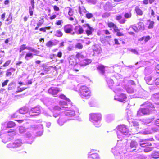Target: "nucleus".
Masks as SVG:
<instances>
[{
	"label": "nucleus",
	"mask_w": 159,
	"mask_h": 159,
	"mask_svg": "<svg viewBox=\"0 0 159 159\" xmlns=\"http://www.w3.org/2000/svg\"><path fill=\"white\" fill-rule=\"evenodd\" d=\"M114 43L116 45H119L120 44V43L119 42L118 39L116 38H115L114 39Z\"/></svg>",
	"instance_id": "63"
},
{
	"label": "nucleus",
	"mask_w": 159,
	"mask_h": 159,
	"mask_svg": "<svg viewBox=\"0 0 159 159\" xmlns=\"http://www.w3.org/2000/svg\"><path fill=\"white\" fill-rule=\"evenodd\" d=\"M103 31L105 34L106 35H108L111 34V32L108 29H105L103 30Z\"/></svg>",
	"instance_id": "55"
},
{
	"label": "nucleus",
	"mask_w": 159,
	"mask_h": 159,
	"mask_svg": "<svg viewBox=\"0 0 159 159\" xmlns=\"http://www.w3.org/2000/svg\"><path fill=\"white\" fill-rule=\"evenodd\" d=\"M105 66L101 65L98 66L97 67V69L98 70L100 71L101 74H104L105 73Z\"/></svg>",
	"instance_id": "21"
},
{
	"label": "nucleus",
	"mask_w": 159,
	"mask_h": 159,
	"mask_svg": "<svg viewBox=\"0 0 159 159\" xmlns=\"http://www.w3.org/2000/svg\"><path fill=\"white\" fill-rule=\"evenodd\" d=\"M131 26L135 32H138L140 30H144L145 29L144 24L141 22H139L136 24H134Z\"/></svg>",
	"instance_id": "5"
},
{
	"label": "nucleus",
	"mask_w": 159,
	"mask_h": 159,
	"mask_svg": "<svg viewBox=\"0 0 159 159\" xmlns=\"http://www.w3.org/2000/svg\"><path fill=\"white\" fill-rule=\"evenodd\" d=\"M75 57L79 60H80L81 59L84 58V56L83 55L81 54L80 53L77 52L75 55Z\"/></svg>",
	"instance_id": "32"
},
{
	"label": "nucleus",
	"mask_w": 159,
	"mask_h": 159,
	"mask_svg": "<svg viewBox=\"0 0 159 159\" xmlns=\"http://www.w3.org/2000/svg\"><path fill=\"white\" fill-rule=\"evenodd\" d=\"M16 87L15 84L14 82H12L9 84L7 88L8 90H11L13 89Z\"/></svg>",
	"instance_id": "26"
},
{
	"label": "nucleus",
	"mask_w": 159,
	"mask_h": 159,
	"mask_svg": "<svg viewBox=\"0 0 159 159\" xmlns=\"http://www.w3.org/2000/svg\"><path fill=\"white\" fill-rule=\"evenodd\" d=\"M101 118V115L99 113H91L89 115L90 121L93 123L94 125L96 127H99L101 126L99 121Z\"/></svg>",
	"instance_id": "2"
},
{
	"label": "nucleus",
	"mask_w": 159,
	"mask_h": 159,
	"mask_svg": "<svg viewBox=\"0 0 159 159\" xmlns=\"http://www.w3.org/2000/svg\"><path fill=\"white\" fill-rule=\"evenodd\" d=\"M75 48L79 49H82L83 48V46L80 43H78L75 45Z\"/></svg>",
	"instance_id": "42"
},
{
	"label": "nucleus",
	"mask_w": 159,
	"mask_h": 159,
	"mask_svg": "<svg viewBox=\"0 0 159 159\" xmlns=\"http://www.w3.org/2000/svg\"><path fill=\"white\" fill-rule=\"evenodd\" d=\"M61 91V90L59 88L56 87H52L49 89L48 92L49 94L54 97H56L58 93Z\"/></svg>",
	"instance_id": "7"
},
{
	"label": "nucleus",
	"mask_w": 159,
	"mask_h": 159,
	"mask_svg": "<svg viewBox=\"0 0 159 159\" xmlns=\"http://www.w3.org/2000/svg\"><path fill=\"white\" fill-rule=\"evenodd\" d=\"M59 98L61 99H64L66 100L68 102H70V100L69 98H68L64 95L63 94H61L59 95Z\"/></svg>",
	"instance_id": "36"
},
{
	"label": "nucleus",
	"mask_w": 159,
	"mask_h": 159,
	"mask_svg": "<svg viewBox=\"0 0 159 159\" xmlns=\"http://www.w3.org/2000/svg\"><path fill=\"white\" fill-rule=\"evenodd\" d=\"M79 11L80 15L83 16L84 14L86 13L87 10L84 7H79Z\"/></svg>",
	"instance_id": "30"
},
{
	"label": "nucleus",
	"mask_w": 159,
	"mask_h": 159,
	"mask_svg": "<svg viewBox=\"0 0 159 159\" xmlns=\"http://www.w3.org/2000/svg\"><path fill=\"white\" fill-rule=\"evenodd\" d=\"M33 57V54L31 53H27L25 57V58L26 60H28L29 58H32Z\"/></svg>",
	"instance_id": "38"
},
{
	"label": "nucleus",
	"mask_w": 159,
	"mask_h": 159,
	"mask_svg": "<svg viewBox=\"0 0 159 159\" xmlns=\"http://www.w3.org/2000/svg\"><path fill=\"white\" fill-rule=\"evenodd\" d=\"M54 45V43L51 40L48 41L46 44V46L48 47H50Z\"/></svg>",
	"instance_id": "39"
},
{
	"label": "nucleus",
	"mask_w": 159,
	"mask_h": 159,
	"mask_svg": "<svg viewBox=\"0 0 159 159\" xmlns=\"http://www.w3.org/2000/svg\"><path fill=\"white\" fill-rule=\"evenodd\" d=\"M145 80L146 83L149 85H152L153 84V80L152 79V77L147 75L145 77Z\"/></svg>",
	"instance_id": "19"
},
{
	"label": "nucleus",
	"mask_w": 159,
	"mask_h": 159,
	"mask_svg": "<svg viewBox=\"0 0 159 159\" xmlns=\"http://www.w3.org/2000/svg\"><path fill=\"white\" fill-rule=\"evenodd\" d=\"M91 60L90 59H85L80 62V65L81 66H85L89 65L91 62Z\"/></svg>",
	"instance_id": "20"
},
{
	"label": "nucleus",
	"mask_w": 159,
	"mask_h": 159,
	"mask_svg": "<svg viewBox=\"0 0 159 159\" xmlns=\"http://www.w3.org/2000/svg\"><path fill=\"white\" fill-rule=\"evenodd\" d=\"M8 134H6L4 139H2L3 142H6L9 141L10 139L13 138V136L16 135L15 130L14 129H11L7 132Z\"/></svg>",
	"instance_id": "8"
},
{
	"label": "nucleus",
	"mask_w": 159,
	"mask_h": 159,
	"mask_svg": "<svg viewBox=\"0 0 159 159\" xmlns=\"http://www.w3.org/2000/svg\"><path fill=\"white\" fill-rule=\"evenodd\" d=\"M150 39V37L148 35L146 37L144 36V41L145 42H147Z\"/></svg>",
	"instance_id": "59"
},
{
	"label": "nucleus",
	"mask_w": 159,
	"mask_h": 159,
	"mask_svg": "<svg viewBox=\"0 0 159 159\" xmlns=\"http://www.w3.org/2000/svg\"><path fill=\"white\" fill-rule=\"evenodd\" d=\"M124 35V34L120 32V31L116 33V35L118 37L123 36Z\"/></svg>",
	"instance_id": "56"
},
{
	"label": "nucleus",
	"mask_w": 159,
	"mask_h": 159,
	"mask_svg": "<svg viewBox=\"0 0 159 159\" xmlns=\"http://www.w3.org/2000/svg\"><path fill=\"white\" fill-rule=\"evenodd\" d=\"M64 32L66 34H69L73 35V28L72 25L70 24L65 25L63 27Z\"/></svg>",
	"instance_id": "10"
},
{
	"label": "nucleus",
	"mask_w": 159,
	"mask_h": 159,
	"mask_svg": "<svg viewBox=\"0 0 159 159\" xmlns=\"http://www.w3.org/2000/svg\"><path fill=\"white\" fill-rule=\"evenodd\" d=\"M54 10L55 11H60V8L56 5L53 6Z\"/></svg>",
	"instance_id": "53"
},
{
	"label": "nucleus",
	"mask_w": 159,
	"mask_h": 159,
	"mask_svg": "<svg viewBox=\"0 0 159 159\" xmlns=\"http://www.w3.org/2000/svg\"><path fill=\"white\" fill-rule=\"evenodd\" d=\"M155 0H143L142 2V3L144 5H148V3L150 4L153 3Z\"/></svg>",
	"instance_id": "31"
},
{
	"label": "nucleus",
	"mask_w": 159,
	"mask_h": 159,
	"mask_svg": "<svg viewBox=\"0 0 159 159\" xmlns=\"http://www.w3.org/2000/svg\"><path fill=\"white\" fill-rule=\"evenodd\" d=\"M67 113L71 116H74L75 115V112L73 111H70Z\"/></svg>",
	"instance_id": "62"
},
{
	"label": "nucleus",
	"mask_w": 159,
	"mask_h": 159,
	"mask_svg": "<svg viewBox=\"0 0 159 159\" xmlns=\"http://www.w3.org/2000/svg\"><path fill=\"white\" fill-rule=\"evenodd\" d=\"M9 81V80L8 79H7L4 81L1 84L2 86V87H4L6 86Z\"/></svg>",
	"instance_id": "46"
},
{
	"label": "nucleus",
	"mask_w": 159,
	"mask_h": 159,
	"mask_svg": "<svg viewBox=\"0 0 159 159\" xmlns=\"http://www.w3.org/2000/svg\"><path fill=\"white\" fill-rule=\"evenodd\" d=\"M68 15L70 16H72L74 14V12L72 9L70 8L68 12Z\"/></svg>",
	"instance_id": "44"
},
{
	"label": "nucleus",
	"mask_w": 159,
	"mask_h": 159,
	"mask_svg": "<svg viewBox=\"0 0 159 159\" xmlns=\"http://www.w3.org/2000/svg\"><path fill=\"white\" fill-rule=\"evenodd\" d=\"M69 63L70 65L75 66L77 64L76 59L74 57L70 58L69 60Z\"/></svg>",
	"instance_id": "25"
},
{
	"label": "nucleus",
	"mask_w": 159,
	"mask_h": 159,
	"mask_svg": "<svg viewBox=\"0 0 159 159\" xmlns=\"http://www.w3.org/2000/svg\"><path fill=\"white\" fill-rule=\"evenodd\" d=\"M62 52L61 51H60L57 53V56L59 58H60L62 57Z\"/></svg>",
	"instance_id": "60"
},
{
	"label": "nucleus",
	"mask_w": 159,
	"mask_h": 159,
	"mask_svg": "<svg viewBox=\"0 0 159 159\" xmlns=\"http://www.w3.org/2000/svg\"><path fill=\"white\" fill-rule=\"evenodd\" d=\"M74 31L73 33V35L75 34L78 35H80L83 34L84 32V29L80 25L75 26L74 28Z\"/></svg>",
	"instance_id": "12"
},
{
	"label": "nucleus",
	"mask_w": 159,
	"mask_h": 159,
	"mask_svg": "<svg viewBox=\"0 0 159 159\" xmlns=\"http://www.w3.org/2000/svg\"><path fill=\"white\" fill-rule=\"evenodd\" d=\"M126 91L129 93H134V90L133 89L130 88H128L126 89Z\"/></svg>",
	"instance_id": "52"
},
{
	"label": "nucleus",
	"mask_w": 159,
	"mask_h": 159,
	"mask_svg": "<svg viewBox=\"0 0 159 159\" xmlns=\"http://www.w3.org/2000/svg\"><path fill=\"white\" fill-rule=\"evenodd\" d=\"M19 115L18 113H15L11 116V117L13 118H20Z\"/></svg>",
	"instance_id": "47"
},
{
	"label": "nucleus",
	"mask_w": 159,
	"mask_h": 159,
	"mask_svg": "<svg viewBox=\"0 0 159 159\" xmlns=\"http://www.w3.org/2000/svg\"><path fill=\"white\" fill-rule=\"evenodd\" d=\"M19 113L21 114L27 113L28 111V109L26 107H23L19 110Z\"/></svg>",
	"instance_id": "29"
},
{
	"label": "nucleus",
	"mask_w": 159,
	"mask_h": 159,
	"mask_svg": "<svg viewBox=\"0 0 159 159\" xmlns=\"http://www.w3.org/2000/svg\"><path fill=\"white\" fill-rule=\"evenodd\" d=\"M145 105V107L140 108L137 111V115L140 116L142 113L143 115H148L150 113L152 109L154 108L152 104L150 103L143 104Z\"/></svg>",
	"instance_id": "1"
},
{
	"label": "nucleus",
	"mask_w": 159,
	"mask_h": 159,
	"mask_svg": "<svg viewBox=\"0 0 159 159\" xmlns=\"http://www.w3.org/2000/svg\"><path fill=\"white\" fill-rule=\"evenodd\" d=\"M149 22V25L148 26V28L149 29H152L153 28L154 24L155 23L153 21H151L150 20H148Z\"/></svg>",
	"instance_id": "34"
},
{
	"label": "nucleus",
	"mask_w": 159,
	"mask_h": 159,
	"mask_svg": "<svg viewBox=\"0 0 159 159\" xmlns=\"http://www.w3.org/2000/svg\"><path fill=\"white\" fill-rule=\"evenodd\" d=\"M151 157L154 159L159 158V152L154 151L150 155Z\"/></svg>",
	"instance_id": "22"
},
{
	"label": "nucleus",
	"mask_w": 159,
	"mask_h": 159,
	"mask_svg": "<svg viewBox=\"0 0 159 159\" xmlns=\"http://www.w3.org/2000/svg\"><path fill=\"white\" fill-rule=\"evenodd\" d=\"M127 99V97L125 94L121 93L118 95L115 99L116 100L122 102H125Z\"/></svg>",
	"instance_id": "14"
},
{
	"label": "nucleus",
	"mask_w": 159,
	"mask_h": 159,
	"mask_svg": "<svg viewBox=\"0 0 159 159\" xmlns=\"http://www.w3.org/2000/svg\"><path fill=\"white\" fill-rule=\"evenodd\" d=\"M11 62V60H9L6 61L5 63L2 66L4 67H7L9 66Z\"/></svg>",
	"instance_id": "43"
},
{
	"label": "nucleus",
	"mask_w": 159,
	"mask_h": 159,
	"mask_svg": "<svg viewBox=\"0 0 159 159\" xmlns=\"http://www.w3.org/2000/svg\"><path fill=\"white\" fill-rule=\"evenodd\" d=\"M63 23V22L62 20H59L55 22V24L57 25H61Z\"/></svg>",
	"instance_id": "50"
},
{
	"label": "nucleus",
	"mask_w": 159,
	"mask_h": 159,
	"mask_svg": "<svg viewBox=\"0 0 159 159\" xmlns=\"http://www.w3.org/2000/svg\"><path fill=\"white\" fill-rule=\"evenodd\" d=\"M16 71V69L15 68L11 67L9 69L7 70L5 75L6 77H10L12 75L13 73Z\"/></svg>",
	"instance_id": "16"
},
{
	"label": "nucleus",
	"mask_w": 159,
	"mask_h": 159,
	"mask_svg": "<svg viewBox=\"0 0 159 159\" xmlns=\"http://www.w3.org/2000/svg\"><path fill=\"white\" fill-rule=\"evenodd\" d=\"M23 143L21 139L16 140L14 142L10 143L7 145V147L10 148H17L21 146Z\"/></svg>",
	"instance_id": "6"
},
{
	"label": "nucleus",
	"mask_w": 159,
	"mask_h": 159,
	"mask_svg": "<svg viewBox=\"0 0 159 159\" xmlns=\"http://www.w3.org/2000/svg\"><path fill=\"white\" fill-rule=\"evenodd\" d=\"M88 158L89 159H98V154L96 153L89 154Z\"/></svg>",
	"instance_id": "27"
},
{
	"label": "nucleus",
	"mask_w": 159,
	"mask_h": 159,
	"mask_svg": "<svg viewBox=\"0 0 159 159\" xmlns=\"http://www.w3.org/2000/svg\"><path fill=\"white\" fill-rule=\"evenodd\" d=\"M41 112L40 108L39 107H35L32 108L29 112V114L31 117L36 116L39 115Z\"/></svg>",
	"instance_id": "9"
},
{
	"label": "nucleus",
	"mask_w": 159,
	"mask_h": 159,
	"mask_svg": "<svg viewBox=\"0 0 159 159\" xmlns=\"http://www.w3.org/2000/svg\"><path fill=\"white\" fill-rule=\"evenodd\" d=\"M16 125V124L14 122L12 121H9L7 124L6 128H13Z\"/></svg>",
	"instance_id": "28"
},
{
	"label": "nucleus",
	"mask_w": 159,
	"mask_h": 159,
	"mask_svg": "<svg viewBox=\"0 0 159 159\" xmlns=\"http://www.w3.org/2000/svg\"><path fill=\"white\" fill-rule=\"evenodd\" d=\"M6 21L7 22V23H6V24L8 25L11 24L12 22V18L11 17L9 16L8 18H7L6 20Z\"/></svg>",
	"instance_id": "37"
},
{
	"label": "nucleus",
	"mask_w": 159,
	"mask_h": 159,
	"mask_svg": "<svg viewBox=\"0 0 159 159\" xmlns=\"http://www.w3.org/2000/svg\"><path fill=\"white\" fill-rule=\"evenodd\" d=\"M132 16V14L130 12H126L124 15V16L126 19H129L131 18Z\"/></svg>",
	"instance_id": "35"
},
{
	"label": "nucleus",
	"mask_w": 159,
	"mask_h": 159,
	"mask_svg": "<svg viewBox=\"0 0 159 159\" xmlns=\"http://www.w3.org/2000/svg\"><path fill=\"white\" fill-rule=\"evenodd\" d=\"M57 16L56 14H53L52 15L49 17V19L51 20H53L55 19Z\"/></svg>",
	"instance_id": "61"
},
{
	"label": "nucleus",
	"mask_w": 159,
	"mask_h": 159,
	"mask_svg": "<svg viewBox=\"0 0 159 159\" xmlns=\"http://www.w3.org/2000/svg\"><path fill=\"white\" fill-rule=\"evenodd\" d=\"M117 128L119 131L123 133H125L128 132V129L126 128V126L124 125H120L118 126Z\"/></svg>",
	"instance_id": "18"
},
{
	"label": "nucleus",
	"mask_w": 159,
	"mask_h": 159,
	"mask_svg": "<svg viewBox=\"0 0 159 159\" xmlns=\"http://www.w3.org/2000/svg\"><path fill=\"white\" fill-rule=\"evenodd\" d=\"M66 121L62 118H59L58 120V123L60 125H62Z\"/></svg>",
	"instance_id": "41"
},
{
	"label": "nucleus",
	"mask_w": 159,
	"mask_h": 159,
	"mask_svg": "<svg viewBox=\"0 0 159 159\" xmlns=\"http://www.w3.org/2000/svg\"><path fill=\"white\" fill-rule=\"evenodd\" d=\"M86 26L89 28L88 30H86L85 31L87 36H89L92 34L93 32L94 31V29L90 26L89 24H85Z\"/></svg>",
	"instance_id": "17"
},
{
	"label": "nucleus",
	"mask_w": 159,
	"mask_h": 159,
	"mask_svg": "<svg viewBox=\"0 0 159 159\" xmlns=\"http://www.w3.org/2000/svg\"><path fill=\"white\" fill-rule=\"evenodd\" d=\"M26 130L24 127L20 126L19 128V131L20 133H23L25 132Z\"/></svg>",
	"instance_id": "45"
},
{
	"label": "nucleus",
	"mask_w": 159,
	"mask_h": 159,
	"mask_svg": "<svg viewBox=\"0 0 159 159\" xmlns=\"http://www.w3.org/2000/svg\"><path fill=\"white\" fill-rule=\"evenodd\" d=\"M113 28L114 31L116 33L120 30V29H118L116 25Z\"/></svg>",
	"instance_id": "57"
},
{
	"label": "nucleus",
	"mask_w": 159,
	"mask_h": 159,
	"mask_svg": "<svg viewBox=\"0 0 159 159\" xmlns=\"http://www.w3.org/2000/svg\"><path fill=\"white\" fill-rule=\"evenodd\" d=\"M154 84L156 85L159 87V77L157 78L155 80Z\"/></svg>",
	"instance_id": "51"
},
{
	"label": "nucleus",
	"mask_w": 159,
	"mask_h": 159,
	"mask_svg": "<svg viewBox=\"0 0 159 159\" xmlns=\"http://www.w3.org/2000/svg\"><path fill=\"white\" fill-rule=\"evenodd\" d=\"M93 16L92 13H88L86 14V17L88 19H90Z\"/></svg>",
	"instance_id": "48"
},
{
	"label": "nucleus",
	"mask_w": 159,
	"mask_h": 159,
	"mask_svg": "<svg viewBox=\"0 0 159 159\" xmlns=\"http://www.w3.org/2000/svg\"><path fill=\"white\" fill-rule=\"evenodd\" d=\"M18 153L20 154L21 156H24L26 153V152L23 150H21V152H18Z\"/></svg>",
	"instance_id": "64"
},
{
	"label": "nucleus",
	"mask_w": 159,
	"mask_h": 159,
	"mask_svg": "<svg viewBox=\"0 0 159 159\" xmlns=\"http://www.w3.org/2000/svg\"><path fill=\"white\" fill-rule=\"evenodd\" d=\"M141 146L143 147H145L144 150L146 152H148L151 150V148L150 146L152 145L151 143L147 142L141 143H140Z\"/></svg>",
	"instance_id": "13"
},
{
	"label": "nucleus",
	"mask_w": 159,
	"mask_h": 159,
	"mask_svg": "<svg viewBox=\"0 0 159 159\" xmlns=\"http://www.w3.org/2000/svg\"><path fill=\"white\" fill-rule=\"evenodd\" d=\"M63 35V33L60 30H58L56 31L55 35L57 37H62Z\"/></svg>",
	"instance_id": "33"
},
{
	"label": "nucleus",
	"mask_w": 159,
	"mask_h": 159,
	"mask_svg": "<svg viewBox=\"0 0 159 159\" xmlns=\"http://www.w3.org/2000/svg\"><path fill=\"white\" fill-rule=\"evenodd\" d=\"M25 49L31 51L32 52H33L35 54V55H36L37 54H38L39 53V51L35 49L32 48L31 47H27L26 46L25 44H23L20 46L19 49V52L20 53L22 52V51Z\"/></svg>",
	"instance_id": "11"
},
{
	"label": "nucleus",
	"mask_w": 159,
	"mask_h": 159,
	"mask_svg": "<svg viewBox=\"0 0 159 159\" xmlns=\"http://www.w3.org/2000/svg\"><path fill=\"white\" fill-rule=\"evenodd\" d=\"M154 70L156 73L159 74V64H157L155 66Z\"/></svg>",
	"instance_id": "49"
},
{
	"label": "nucleus",
	"mask_w": 159,
	"mask_h": 159,
	"mask_svg": "<svg viewBox=\"0 0 159 159\" xmlns=\"http://www.w3.org/2000/svg\"><path fill=\"white\" fill-rule=\"evenodd\" d=\"M122 18V16L121 15H117L116 17V19L117 21H119Z\"/></svg>",
	"instance_id": "54"
},
{
	"label": "nucleus",
	"mask_w": 159,
	"mask_h": 159,
	"mask_svg": "<svg viewBox=\"0 0 159 159\" xmlns=\"http://www.w3.org/2000/svg\"><path fill=\"white\" fill-rule=\"evenodd\" d=\"M59 106H55L53 108V116L55 117H57L59 115V113H58L57 115L55 114L57 111H60L62 109L64 108H66L68 105L66 102L64 101H60L59 103Z\"/></svg>",
	"instance_id": "4"
},
{
	"label": "nucleus",
	"mask_w": 159,
	"mask_h": 159,
	"mask_svg": "<svg viewBox=\"0 0 159 159\" xmlns=\"http://www.w3.org/2000/svg\"><path fill=\"white\" fill-rule=\"evenodd\" d=\"M48 28V27H44L40 28L39 29V30L43 32H46V29Z\"/></svg>",
	"instance_id": "58"
},
{
	"label": "nucleus",
	"mask_w": 159,
	"mask_h": 159,
	"mask_svg": "<svg viewBox=\"0 0 159 159\" xmlns=\"http://www.w3.org/2000/svg\"><path fill=\"white\" fill-rule=\"evenodd\" d=\"M135 11L137 15L141 16L143 15L142 11L138 6L135 7Z\"/></svg>",
	"instance_id": "23"
},
{
	"label": "nucleus",
	"mask_w": 159,
	"mask_h": 159,
	"mask_svg": "<svg viewBox=\"0 0 159 159\" xmlns=\"http://www.w3.org/2000/svg\"><path fill=\"white\" fill-rule=\"evenodd\" d=\"M159 119L156 120L153 125L152 127V130L154 132H157L159 130Z\"/></svg>",
	"instance_id": "15"
},
{
	"label": "nucleus",
	"mask_w": 159,
	"mask_h": 159,
	"mask_svg": "<svg viewBox=\"0 0 159 159\" xmlns=\"http://www.w3.org/2000/svg\"><path fill=\"white\" fill-rule=\"evenodd\" d=\"M80 96L83 98H88L91 95V92L88 87L85 86H82L79 89Z\"/></svg>",
	"instance_id": "3"
},
{
	"label": "nucleus",
	"mask_w": 159,
	"mask_h": 159,
	"mask_svg": "<svg viewBox=\"0 0 159 159\" xmlns=\"http://www.w3.org/2000/svg\"><path fill=\"white\" fill-rule=\"evenodd\" d=\"M108 27L109 28H114L116 25L111 22H108L107 23Z\"/></svg>",
	"instance_id": "40"
},
{
	"label": "nucleus",
	"mask_w": 159,
	"mask_h": 159,
	"mask_svg": "<svg viewBox=\"0 0 159 159\" xmlns=\"http://www.w3.org/2000/svg\"><path fill=\"white\" fill-rule=\"evenodd\" d=\"M137 145V143L136 142L132 141L130 143V147L132 150H135L136 149Z\"/></svg>",
	"instance_id": "24"
}]
</instances>
